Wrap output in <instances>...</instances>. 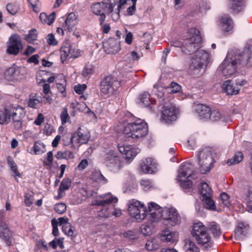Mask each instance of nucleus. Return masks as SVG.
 <instances>
[{
  "label": "nucleus",
  "mask_w": 252,
  "mask_h": 252,
  "mask_svg": "<svg viewBox=\"0 0 252 252\" xmlns=\"http://www.w3.org/2000/svg\"><path fill=\"white\" fill-rule=\"evenodd\" d=\"M187 36L183 44L176 41L173 42L172 46L182 48L183 52L186 54H190L195 52L191 59L189 69L192 74L199 77L204 72V66H206L210 63L211 55L208 51L199 49L201 37L197 29H189L187 32Z\"/></svg>",
  "instance_id": "nucleus-1"
},
{
  "label": "nucleus",
  "mask_w": 252,
  "mask_h": 252,
  "mask_svg": "<svg viewBox=\"0 0 252 252\" xmlns=\"http://www.w3.org/2000/svg\"><path fill=\"white\" fill-rule=\"evenodd\" d=\"M249 50L240 53L237 50L228 52L225 58L220 64L218 70L225 77H232L236 75L240 66L247 65L251 56Z\"/></svg>",
  "instance_id": "nucleus-2"
},
{
  "label": "nucleus",
  "mask_w": 252,
  "mask_h": 252,
  "mask_svg": "<svg viewBox=\"0 0 252 252\" xmlns=\"http://www.w3.org/2000/svg\"><path fill=\"white\" fill-rule=\"evenodd\" d=\"M150 220L152 222H162L168 226H175L180 223L178 211L173 208H161L158 204L151 202L148 204Z\"/></svg>",
  "instance_id": "nucleus-3"
},
{
  "label": "nucleus",
  "mask_w": 252,
  "mask_h": 252,
  "mask_svg": "<svg viewBox=\"0 0 252 252\" xmlns=\"http://www.w3.org/2000/svg\"><path fill=\"white\" fill-rule=\"evenodd\" d=\"M24 113L23 108L18 105L7 106L0 110V124H8L12 119L15 128L19 129L22 127Z\"/></svg>",
  "instance_id": "nucleus-4"
},
{
  "label": "nucleus",
  "mask_w": 252,
  "mask_h": 252,
  "mask_svg": "<svg viewBox=\"0 0 252 252\" xmlns=\"http://www.w3.org/2000/svg\"><path fill=\"white\" fill-rule=\"evenodd\" d=\"M191 234L198 244L204 249L213 247L214 241L212 238L207 227L201 222L193 224Z\"/></svg>",
  "instance_id": "nucleus-5"
},
{
  "label": "nucleus",
  "mask_w": 252,
  "mask_h": 252,
  "mask_svg": "<svg viewBox=\"0 0 252 252\" xmlns=\"http://www.w3.org/2000/svg\"><path fill=\"white\" fill-rule=\"evenodd\" d=\"M147 124L141 119L134 122L128 123L123 130L124 134L127 138H131L134 140H140L148 133Z\"/></svg>",
  "instance_id": "nucleus-6"
},
{
  "label": "nucleus",
  "mask_w": 252,
  "mask_h": 252,
  "mask_svg": "<svg viewBox=\"0 0 252 252\" xmlns=\"http://www.w3.org/2000/svg\"><path fill=\"white\" fill-rule=\"evenodd\" d=\"M118 199L111 193L97 196L92 202V205L98 206V216L101 218H107L112 217L110 206L112 203H116Z\"/></svg>",
  "instance_id": "nucleus-7"
},
{
  "label": "nucleus",
  "mask_w": 252,
  "mask_h": 252,
  "mask_svg": "<svg viewBox=\"0 0 252 252\" xmlns=\"http://www.w3.org/2000/svg\"><path fill=\"white\" fill-rule=\"evenodd\" d=\"M195 176L194 165L190 161H188L180 165L177 180L182 188L190 189L192 187L191 179Z\"/></svg>",
  "instance_id": "nucleus-8"
},
{
  "label": "nucleus",
  "mask_w": 252,
  "mask_h": 252,
  "mask_svg": "<svg viewBox=\"0 0 252 252\" xmlns=\"http://www.w3.org/2000/svg\"><path fill=\"white\" fill-rule=\"evenodd\" d=\"M212 151L211 148L206 147L197 153L198 168L201 173L209 172L214 167L215 161Z\"/></svg>",
  "instance_id": "nucleus-9"
},
{
  "label": "nucleus",
  "mask_w": 252,
  "mask_h": 252,
  "mask_svg": "<svg viewBox=\"0 0 252 252\" xmlns=\"http://www.w3.org/2000/svg\"><path fill=\"white\" fill-rule=\"evenodd\" d=\"M127 211L129 216L138 221H141L147 216V209L144 203L132 199L128 201Z\"/></svg>",
  "instance_id": "nucleus-10"
},
{
  "label": "nucleus",
  "mask_w": 252,
  "mask_h": 252,
  "mask_svg": "<svg viewBox=\"0 0 252 252\" xmlns=\"http://www.w3.org/2000/svg\"><path fill=\"white\" fill-rule=\"evenodd\" d=\"M166 99V98H165ZM159 104H164L162 107L161 114V119L165 123L170 124L175 121L179 116V109L172 103H166V100L161 104L158 101Z\"/></svg>",
  "instance_id": "nucleus-11"
},
{
  "label": "nucleus",
  "mask_w": 252,
  "mask_h": 252,
  "mask_svg": "<svg viewBox=\"0 0 252 252\" xmlns=\"http://www.w3.org/2000/svg\"><path fill=\"white\" fill-rule=\"evenodd\" d=\"M120 86V82L112 76L103 78L100 83V93L104 97H109L113 94Z\"/></svg>",
  "instance_id": "nucleus-12"
},
{
  "label": "nucleus",
  "mask_w": 252,
  "mask_h": 252,
  "mask_svg": "<svg viewBox=\"0 0 252 252\" xmlns=\"http://www.w3.org/2000/svg\"><path fill=\"white\" fill-rule=\"evenodd\" d=\"M104 162L110 170L114 172H118L124 166L117 153L112 150L109 151L105 154Z\"/></svg>",
  "instance_id": "nucleus-13"
},
{
  "label": "nucleus",
  "mask_w": 252,
  "mask_h": 252,
  "mask_svg": "<svg viewBox=\"0 0 252 252\" xmlns=\"http://www.w3.org/2000/svg\"><path fill=\"white\" fill-rule=\"evenodd\" d=\"M181 89V86L174 82H172L170 86L164 88L157 85L154 86L153 92L158 97V101L161 104L165 101L166 93H176Z\"/></svg>",
  "instance_id": "nucleus-14"
},
{
  "label": "nucleus",
  "mask_w": 252,
  "mask_h": 252,
  "mask_svg": "<svg viewBox=\"0 0 252 252\" xmlns=\"http://www.w3.org/2000/svg\"><path fill=\"white\" fill-rule=\"evenodd\" d=\"M118 149L128 163L131 162L140 152V149L139 148L133 145H119Z\"/></svg>",
  "instance_id": "nucleus-15"
},
{
  "label": "nucleus",
  "mask_w": 252,
  "mask_h": 252,
  "mask_svg": "<svg viewBox=\"0 0 252 252\" xmlns=\"http://www.w3.org/2000/svg\"><path fill=\"white\" fill-rule=\"evenodd\" d=\"M21 48V43L19 36L17 34L12 35L7 42V53L16 55L19 53Z\"/></svg>",
  "instance_id": "nucleus-16"
},
{
  "label": "nucleus",
  "mask_w": 252,
  "mask_h": 252,
  "mask_svg": "<svg viewBox=\"0 0 252 252\" xmlns=\"http://www.w3.org/2000/svg\"><path fill=\"white\" fill-rule=\"evenodd\" d=\"M73 134H75L76 143L79 146L87 143L91 137L90 131L85 126L79 127Z\"/></svg>",
  "instance_id": "nucleus-17"
},
{
  "label": "nucleus",
  "mask_w": 252,
  "mask_h": 252,
  "mask_svg": "<svg viewBox=\"0 0 252 252\" xmlns=\"http://www.w3.org/2000/svg\"><path fill=\"white\" fill-rule=\"evenodd\" d=\"M140 168L144 173L153 174L157 171V163L154 159L146 158L141 161Z\"/></svg>",
  "instance_id": "nucleus-18"
},
{
  "label": "nucleus",
  "mask_w": 252,
  "mask_h": 252,
  "mask_svg": "<svg viewBox=\"0 0 252 252\" xmlns=\"http://www.w3.org/2000/svg\"><path fill=\"white\" fill-rule=\"evenodd\" d=\"M104 51L107 54H115L121 49L120 42L117 40L111 38L103 43Z\"/></svg>",
  "instance_id": "nucleus-19"
},
{
  "label": "nucleus",
  "mask_w": 252,
  "mask_h": 252,
  "mask_svg": "<svg viewBox=\"0 0 252 252\" xmlns=\"http://www.w3.org/2000/svg\"><path fill=\"white\" fill-rule=\"evenodd\" d=\"M90 9L94 14L100 16L99 20L100 24L102 25L106 19L103 2H94L91 5Z\"/></svg>",
  "instance_id": "nucleus-20"
},
{
  "label": "nucleus",
  "mask_w": 252,
  "mask_h": 252,
  "mask_svg": "<svg viewBox=\"0 0 252 252\" xmlns=\"http://www.w3.org/2000/svg\"><path fill=\"white\" fill-rule=\"evenodd\" d=\"M249 229V225L244 222L238 223L237 229L235 231L234 237L236 240H244L247 237Z\"/></svg>",
  "instance_id": "nucleus-21"
},
{
  "label": "nucleus",
  "mask_w": 252,
  "mask_h": 252,
  "mask_svg": "<svg viewBox=\"0 0 252 252\" xmlns=\"http://www.w3.org/2000/svg\"><path fill=\"white\" fill-rule=\"evenodd\" d=\"M178 234L168 228L162 230L159 235L160 240L163 242L174 243L178 241Z\"/></svg>",
  "instance_id": "nucleus-22"
},
{
  "label": "nucleus",
  "mask_w": 252,
  "mask_h": 252,
  "mask_svg": "<svg viewBox=\"0 0 252 252\" xmlns=\"http://www.w3.org/2000/svg\"><path fill=\"white\" fill-rule=\"evenodd\" d=\"M75 49L71 46H64L61 48L60 51L61 59L63 63L69 58H76L78 55L75 53Z\"/></svg>",
  "instance_id": "nucleus-23"
},
{
  "label": "nucleus",
  "mask_w": 252,
  "mask_h": 252,
  "mask_svg": "<svg viewBox=\"0 0 252 252\" xmlns=\"http://www.w3.org/2000/svg\"><path fill=\"white\" fill-rule=\"evenodd\" d=\"M221 88L222 92L228 95L237 94L240 90L239 87L235 86V85H234L230 80H228L224 82L222 85Z\"/></svg>",
  "instance_id": "nucleus-24"
},
{
  "label": "nucleus",
  "mask_w": 252,
  "mask_h": 252,
  "mask_svg": "<svg viewBox=\"0 0 252 252\" xmlns=\"http://www.w3.org/2000/svg\"><path fill=\"white\" fill-rule=\"evenodd\" d=\"M77 24L78 20L76 15L73 13H70L62 24V26L64 28V30H67L71 32L73 31V28Z\"/></svg>",
  "instance_id": "nucleus-25"
},
{
  "label": "nucleus",
  "mask_w": 252,
  "mask_h": 252,
  "mask_svg": "<svg viewBox=\"0 0 252 252\" xmlns=\"http://www.w3.org/2000/svg\"><path fill=\"white\" fill-rule=\"evenodd\" d=\"M0 238L4 241L6 245H11L12 241V233L5 224L0 225Z\"/></svg>",
  "instance_id": "nucleus-26"
},
{
  "label": "nucleus",
  "mask_w": 252,
  "mask_h": 252,
  "mask_svg": "<svg viewBox=\"0 0 252 252\" xmlns=\"http://www.w3.org/2000/svg\"><path fill=\"white\" fill-rule=\"evenodd\" d=\"M220 27L225 32L231 31L233 27L231 19L227 15H224L220 18Z\"/></svg>",
  "instance_id": "nucleus-27"
},
{
  "label": "nucleus",
  "mask_w": 252,
  "mask_h": 252,
  "mask_svg": "<svg viewBox=\"0 0 252 252\" xmlns=\"http://www.w3.org/2000/svg\"><path fill=\"white\" fill-rule=\"evenodd\" d=\"M210 108L205 105L199 104L196 106L195 112L200 119L208 120Z\"/></svg>",
  "instance_id": "nucleus-28"
},
{
  "label": "nucleus",
  "mask_w": 252,
  "mask_h": 252,
  "mask_svg": "<svg viewBox=\"0 0 252 252\" xmlns=\"http://www.w3.org/2000/svg\"><path fill=\"white\" fill-rule=\"evenodd\" d=\"M42 98L36 94L30 95L28 102V106L32 108H38L42 104Z\"/></svg>",
  "instance_id": "nucleus-29"
},
{
  "label": "nucleus",
  "mask_w": 252,
  "mask_h": 252,
  "mask_svg": "<svg viewBox=\"0 0 252 252\" xmlns=\"http://www.w3.org/2000/svg\"><path fill=\"white\" fill-rule=\"evenodd\" d=\"M71 184V179L69 178L63 179L60 184L58 189V198H61L64 195V191L67 190Z\"/></svg>",
  "instance_id": "nucleus-30"
},
{
  "label": "nucleus",
  "mask_w": 252,
  "mask_h": 252,
  "mask_svg": "<svg viewBox=\"0 0 252 252\" xmlns=\"http://www.w3.org/2000/svg\"><path fill=\"white\" fill-rule=\"evenodd\" d=\"M208 120H210L211 122L221 121L224 122L225 121V119L219 110H213L212 111L210 110L209 118Z\"/></svg>",
  "instance_id": "nucleus-31"
},
{
  "label": "nucleus",
  "mask_w": 252,
  "mask_h": 252,
  "mask_svg": "<svg viewBox=\"0 0 252 252\" xmlns=\"http://www.w3.org/2000/svg\"><path fill=\"white\" fill-rule=\"evenodd\" d=\"M92 179L99 184L103 185L107 183V179L104 177L100 171L94 170L92 174Z\"/></svg>",
  "instance_id": "nucleus-32"
},
{
  "label": "nucleus",
  "mask_w": 252,
  "mask_h": 252,
  "mask_svg": "<svg viewBox=\"0 0 252 252\" xmlns=\"http://www.w3.org/2000/svg\"><path fill=\"white\" fill-rule=\"evenodd\" d=\"M229 6L233 12H239L243 8V0H231L230 2Z\"/></svg>",
  "instance_id": "nucleus-33"
},
{
  "label": "nucleus",
  "mask_w": 252,
  "mask_h": 252,
  "mask_svg": "<svg viewBox=\"0 0 252 252\" xmlns=\"http://www.w3.org/2000/svg\"><path fill=\"white\" fill-rule=\"evenodd\" d=\"M7 164L8 167L10 168V170L13 172V175L15 180H16L18 181V180L17 179L16 177H21V174L19 172L18 170V167L16 163L10 157H9L7 158Z\"/></svg>",
  "instance_id": "nucleus-34"
},
{
  "label": "nucleus",
  "mask_w": 252,
  "mask_h": 252,
  "mask_svg": "<svg viewBox=\"0 0 252 252\" xmlns=\"http://www.w3.org/2000/svg\"><path fill=\"white\" fill-rule=\"evenodd\" d=\"M202 200L204 202V206L207 209L213 211H218L216 209L215 203L211 197V195L202 197Z\"/></svg>",
  "instance_id": "nucleus-35"
},
{
  "label": "nucleus",
  "mask_w": 252,
  "mask_h": 252,
  "mask_svg": "<svg viewBox=\"0 0 252 252\" xmlns=\"http://www.w3.org/2000/svg\"><path fill=\"white\" fill-rule=\"evenodd\" d=\"M39 19L42 23L50 25L53 23L55 19V13L53 12L49 15H47L45 13H41L40 14Z\"/></svg>",
  "instance_id": "nucleus-36"
},
{
  "label": "nucleus",
  "mask_w": 252,
  "mask_h": 252,
  "mask_svg": "<svg viewBox=\"0 0 252 252\" xmlns=\"http://www.w3.org/2000/svg\"><path fill=\"white\" fill-rule=\"evenodd\" d=\"M140 102L144 106L148 107L150 109H153V107L150 106V104L153 103L152 100L150 99V95L148 93L145 92L142 94L140 96Z\"/></svg>",
  "instance_id": "nucleus-37"
},
{
  "label": "nucleus",
  "mask_w": 252,
  "mask_h": 252,
  "mask_svg": "<svg viewBox=\"0 0 252 252\" xmlns=\"http://www.w3.org/2000/svg\"><path fill=\"white\" fill-rule=\"evenodd\" d=\"M243 159V153L240 152H238L236 153L232 158L228 159L226 163L229 166H231L240 163L242 161Z\"/></svg>",
  "instance_id": "nucleus-38"
},
{
  "label": "nucleus",
  "mask_w": 252,
  "mask_h": 252,
  "mask_svg": "<svg viewBox=\"0 0 252 252\" xmlns=\"http://www.w3.org/2000/svg\"><path fill=\"white\" fill-rule=\"evenodd\" d=\"M75 134L70 135L69 134H64L63 136V141L65 146L71 144V147L74 148L76 144Z\"/></svg>",
  "instance_id": "nucleus-39"
},
{
  "label": "nucleus",
  "mask_w": 252,
  "mask_h": 252,
  "mask_svg": "<svg viewBox=\"0 0 252 252\" xmlns=\"http://www.w3.org/2000/svg\"><path fill=\"white\" fill-rule=\"evenodd\" d=\"M55 157L58 159H73L74 157V155L72 152L68 150H66L63 152L58 151L55 155Z\"/></svg>",
  "instance_id": "nucleus-40"
},
{
  "label": "nucleus",
  "mask_w": 252,
  "mask_h": 252,
  "mask_svg": "<svg viewBox=\"0 0 252 252\" xmlns=\"http://www.w3.org/2000/svg\"><path fill=\"white\" fill-rule=\"evenodd\" d=\"M95 67L91 63H87L85 65L82 71V75L86 78H89L94 72Z\"/></svg>",
  "instance_id": "nucleus-41"
},
{
  "label": "nucleus",
  "mask_w": 252,
  "mask_h": 252,
  "mask_svg": "<svg viewBox=\"0 0 252 252\" xmlns=\"http://www.w3.org/2000/svg\"><path fill=\"white\" fill-rule=\"evenodd\" d=\"M32 148L35 155L42 154L46 151L45 145L40 141L35 142Z\"/></svg>",
  "instance_id": "nucleus-42"
},
{
  "label": "nucleus",
  "mask_w": 252,
  "mask_h": 252,
  "mask_svg": "<svg viewBox=\"0 0 252 252\" xmlns=\"http://www.w3.org/2000/svg\"><path fill=\"white\" fill-rule=\"evenodd\" d=\"M37 32L35 29L30 30L28 33L25 36V40L29 43H33L36 40L38 36Z\"/></svg>",
  "instance_id": "nucleus-43"
},
{
  "label": "nucleus",
  "mask_w": 252,
  "mask_h": 252,
  "mask_svg": "<svg viewBox=\"0 0 252 252\" xmlns=\"http://www.w3.org/2000/svg\"><path fill=\"white\" fill-rule=\"evenodd\" d=\"M199 191L202 197L208 196L211 195V189L209 188L208 185L205 183H201L200 187L199 188Z\"/></svg>",
  "instance_id": "nucleus-44"
},
{
  "label": "nucleus",
  "mask_w": 252,
  "mask_h": 252,
  "mask_svg": "<svg viewBox=\"0 0 252 252\" xmlns=\"http://www.w3.org/2000/svg\"><path fill=\"white\" fill-rule=\"evenodd\" d=\"M27 73V69L25 67L15 65V80L22 78Z\"/></svg>",
  "instance_id": "nucleus-45"
},
{
  "label": "nucleus",
  "mask_w": 252,
  "mask_h": 252,
  "mask_svg": "<svg viewBox=\"0 0 252 252\" xmlns=\"http://www.w3.org/2000/svg\"><path fill=\"white\" fill-rule=\"evenodd\" d=\"M184 250L186 252H200L199 249L196 244L190 241L186 242L184 246Z\"/></svg>",
  "instance_id": "nucleus-46"
},
{
  "label": "nucleus",
  "mask_w": 252,
  "mask_h": 252,
  "mask_svg": "<svg viewBox=\"0 0 252 252\" xmlns=\"http://www.w3.org/2000/svg\"><path fill=\"white\" fill-rule=\"evenodd\" d=\"M158 247V240L155 238L148 240L145 245V248L148 251L157 249Z\"/></svg>",
  "instance_id": "nucleus-47"
},
{
  "label": "nucleus",
  "mask_w": 252,
  "mask_h": 252,
  "mask_svg": "<svg viewBox=\"0 0 252 252\" xmlns=\"http://www.w3.org/2000/svg\"><path fill=\"white\" fill-rule=\"evenodd\" d=\"M153 225L148 222L144 223L141 227V232L145 236L152 234L153 233Z\"/></svg>",
  "instance_id": "nucleus-48"
},
{
  "label": "nucleus",
  "mask_w": 252,
  "mask_h": 252,
  "mask_svg": "<svg viewBox=\"0 0 252 252\" xmlns=\"http://www.w3.org/2000/svg\"><path fill=\"white\" fill-rule=\"evenodd\" d=\"M140 185L142 189L145 191H149L154 188V185L152 182L148 179L141 180Z\"/></svg>",
  "instance_id": "nucleus-49"
},
{
  "label": "nucleus",
  "mask_w": 252,
  "mask_h": 252,
  "mask_svg": "<svg viewBox=\"0 0 252 252\" xmlns=\"http://www.w3.org/2000/svg\"><path fill=\"white\" fill-rule=\"evenodd\" d=\"M5 79L10 81L15 80V65L8 68L4 73Z\"/></svg>",
  "instance_id": "nucleus-50"
},
{
  "label": "nucleus",
  "mask_w": 252,
  "mask_h": 252,
  "mask_svg": "<svg viewBox=\"0 0 252 252\" xmlns=\"http://www.w3.org/2000/svg\"><path fill=\"white\" fill-rule=\"evenodd\" d=\"M139 232L137 229H133L126 231L123 233V236L126 238L134 240L138 238Z\"/></svg>",
  "instance_id": "nucleus-51"
},
{
  "label": "nucleus",
  "mask_w": 252,
  "mask_h": 252,
  "mask_svg": "<svg viewBox=\"0 0 252 252\" xmlns=\"http://www.w3.org/2000/svg\"><path fill=\"white\" fill-rule=\"evenodd\" d=\"M248 211L252 212V187H251L245 199Z\"/></svg>",
  "instance_id": "nucleus-52"
},
{
  "label": "nucleus",
  "mask_w": 252,
  "mask_h": 252,
  "mask_svg": "<svg viewBox=\"0 0 252 252\" xmlns=\"http://www.w3.org/2000/svg\"><path fill=\"white\" fill-rule=\"evenodd\" d=\"M63 240V238H55L49 243V245L53 249H55L57 247H59L60 248H64Z\"/></svg>",
  "instance_id": "nucleus-53"
},
{
  "label": "nucleus",
  "mask_w": 252,
  "mask_h": 252,
  "mask_svg": "<svg viewBox=\"0 0 252 252\" xmlns=\"http://www.w3.org/2000/svg\"><path fill=\"white\" fill-rule=\"evenodd\" d=\"M60 119L62 125L65 124L67 122H70V117L68 114V110L67 108H64L60 115Z\"/></svg>",
  "instance_id": "nucleus-54"
},
{
  "label": "nucleus",
  "mask_w": 252,
  "mask_h": 252,
  "mask_svg": "<svg viewBox=\"0 0 252 252\" xmlns=\"http://www.w3.org/2000/svg\"><path fill=\"white\" fill-rule=\"evenodd\" d=\"M105 14H110L112 13L114 10V8L116 5L114 2H103Z\"/></svg>",
  "instance_id": "nucleus-55"
},
{
  "label": "nucleus",
  "mask_w": 252,
  "mask_h": 252,
  "mask_svg": "<svg viewBox=\"0 0 252 252\" xmlns=\"http://www.w3.org/2000/svg\"><path fill=\"white\" fill-rule=\"evenodd\" d=\"M211 8L210 3L208 0H202L199 4V10L201 13H204Z\"/></svg>",
  "instance_id": "nucleus-56"
},
{
  "label": "nucleus",
  "mask_w": 252,
  "mask_h": 252,
  "mask_svg": "<svg viewBox=\"0 0 252 252\" xmlns=\"http://www.w3.org/2000/svg\"><path fill=\"white\" fill-rule=\"evenodd\" d=\"M46 160L43 161V164L45 166L51 167L53 161V153L52 151L48 152L46 154Z\"/></svg>",
  "instance_id": "nucleus-57"
},
{
  "label": "nucleus",
  "mask_w": 252,
  "mask_h": 252,
  "mask_svg": "<svg viewBox=\"0 0 252 252\" xmlns=\"http://www.w3.org/2000/svg\"><path fill=\"white\" fill-rule=\"evenodd\" d=\"M28 1L34 12L38 13L40 11V2L38 0H28Z\"/></svg>",
  "instance_id": "nucleus-58"
},
{
  "label": "nucleus",
  "mask_w": 252,
  "mask_h": 252,
  "mask_svg": "<svg viewBox=\"0 0 252 252\" xmlns=\"http://www.w3.org/2000/svg\"><path fill=\"white\" fill-rule=\"evenodd\" d=\"M139 59V56L138 53L135 51H132L127 54L126 57V61L129 62L137 61Z\"/></svg>",
  "instance_id": "nucleus-59"
},
{
  "label": "nucleus",
  "mask_w": 252,
  "mask_h": 252,
  "mask_svg": "<svg viewBox=\"0 0 252 252\" xmlns=\"http://www.w3.org/2000/svg\"><path fill=\"white\" fill-rule=\"evenodd\" d=\"M210 229L214 237L219 236L221 233L220 228L215 222L212 223L210 225Z\"/></svg>",
  "instance_id": "nucleus-60"
},
{
  "label": "nucleus",
  "mask_w": 252,
  "mask_h": 252,
  "mask_svg": "<svg viewBox=\"0 0 252 252\" xmlns=\"http://www.w3.org/2000/svg\"><path fill=\"white\" fill-rule=\"evenodd\" d=\"M54 209L57 213L62 214L66 211V206L64 203H59L55 205Z\"/></svg>",
  "instance_id": "nucleus-61"
},
{
  "label": "nucleus",
  "mask_w": 252,
  "mask_h": 252,
  "mask_svg": "<svg viewBox=\"0 0 252 252\" xmlns=\"http://www.w3.org/2000/svg\"><path fill=\"white\" fill-rule=\"evenodd\" d=\"M18 9V6L16 4L9 3L6 6L7 11L9 13L12 15L16 14L17 13Z\"/></svg>",
  "instance_id": "nucleus-62"
},
{
  "label": "nucleus",
  "mask_w": 252,
  "mask_h": 252,
  "mask_svg": "<svg viewBox=\"0 0 252 252\" xmlns=\"http://www.w3.org/2000/svg\"><path fill=\"white\" fill-rule=\"evenodd\" d=\"M46 40L48 44L50 45L55 46L58 44V41L52 33L48 34L46 36Z\"/></svg>",
  "instance_id": "nucleus-63"
},
{
  "label": "nucleus",
  "mask_w": 252,
  "mask_h": 252,
  "mask_svg": "<svg viewBox=\"0 0 252 252\" xmlns=\"http://www.w3.org/2000/svg\"><path fill=\"white\" fill-rule=\"evenodd\" d=\"M220 197L221 203L223 204V205L224 206L228 207L230 204V200L228 195L225 192H223L221 193Z\"/></svg>",
  "instance_id": "nucleus-64"
}]
</instances>
